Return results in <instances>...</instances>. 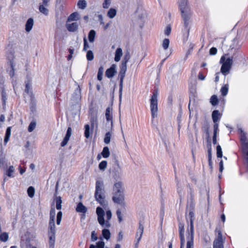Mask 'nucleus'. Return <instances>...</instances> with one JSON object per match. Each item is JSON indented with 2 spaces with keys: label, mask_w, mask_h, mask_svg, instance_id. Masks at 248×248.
<instances>
[{
  "label": "nucleus",
  "mask_w": 248,
  "mask_h": 248,
  "mask_svg": "<svg viewBox=\"0 0 248 248\" xmlns=\"http://www.w3.org/2000/svg\"><path fill=\"white\" fill-rule=\"evenodd\" d=\"M46 6L45 5L40 4L39 8L40 12L46 16L48 14V10L46 8Z\"/></svg>",
  "instance_id": "nucleus-29"
},
{
  "label": "nucleus",
  "mask_w": 248,
  "mask_h": 248,
  "mask_svg": "<svg viewBox=\"0 0 248 248\" xmlns=\"http://www.w3.org/2000/svg\"><path fill=\"white\" fill-rule=\"evenodd\" d=\"M115 164L117 167L114 168L113 177L116 181L121 179L122 176V170L118 160H116Z\"/></svg>",
  "instance_id": "nucleus-11"
},
{
  "label": "nucleus",
  "mask_w": 248,
  "mask_h": 248,
  "mask_svg": "<svg viewBox=\"0 0 248 248\" xmlns=\"http://www.w3.org/2000/svg\"><path fill=\"white\" fill-rule=\"evenodd\" d=\"M127 70V64L122 62L121 65L120 66V71L119 74V77H125V74Z\"/></svg>",
  "instance_id": "nucleus-19"
},
{
  "label": "nucleus",
  "mask_w": 248,
  "mask_h": 248,
  "mask_svg": "<svg viewBox=\"0 0 248 248\" xmlns=\"http://www.w3.org/2000/svg\"><path fill=\"white\" fill-rule=\"evenodd\" d=\"M232 42V44L230 46V49H232L235 47L234 44L237 43V41L234 39H233Z\"/></svg>",
  "instance_id": "nucleus-63"
},
{
  "label": "nucleus",
  "mask_w": 248,
  "mask_h": 248,
  "mask_svg": "<svg viewBox=\"0 0 248 248\" xmlns=\"http://www.w3.org/2000/svg\"><path fill=\"white\" fill-rule=\"evenodd\" d=\"M15 169L14 166H11L7 169L6 172V174L10 178H13L14 177L13 175L14 172H15Z\"/></svg>",
  "instance_id": "nucleus-27"
},
{
  "label": "nucleus",
  "mask_w": 248,
  "mask_h": 248,
  "mask_svg": "<svg viewBox=\"0 0 248 248\" xmlns=\"http://www.w3.org/2000/svg\"><path fill=\"white\" fill-rule=\"evenodd\" d=\"M101 155L104 158H108L109 156L110 152L108 147L105 146L103 148Z\"/></svg>",
  "instance_id": "nucleus-28"
},
{
  "label": "nucleus",
  "mask_w": 248,
  "mask_h": 248,
  "mask_svg": "<svg viewBox=\"0 0 248 248\" xmlns=\"http://www.w3.org/2000/svg\"><path fill=\"white\" fill-rule=\"evenodd\" d=\"M214 125V135H217L218 130V124L216 122Z\"/></svg>",
  "instance_id": "nucleus-54"
},
{
  "label": "nucleus",
  "mask_w": 248,
  "mask_h": 248,
  "mask_svg": "<svg viewBox=\"0 0 248 248\" xmlns=\"http://www.w3.org/2000/svg\"><path fill=\"white\" fill-rule=\"evenodd\" d=\"M219 62L222 64L220 72L226 76L229 73L232 65V57H228V55H223L221 57Z\"/></svg>",
  "instance_id": "nucleus-6"
},
{
  "label": "nucleus",
  "mask_w": 248,
  "mask_h": 248,
  "mask_svg": "<svg viewBox=\"0 0 248 248\" xmlns=\"http://www.w3.org/2000/svg\"><path fill=\"white\" fill-rule=\"evenodd\" d=\"M116 66L115 64H113L111 65V66L106 71V76L108 77V78H112L115 74L116 73V70H115Z\"/></svg>",
  "instance_id": "nucleus-15"
},
{
  "label": "nucleus",
  "mask_w": 248,
  "mask_h": 248,
  "mask_svg": "<svg viewBox=\"0 0 248 248\" xmlns=\"http://www.w3.org/2000/svg\"><path fill=\"white\" fill-rule=\"evenodd\" d=\"M104 72V68L103 66H100L99 68L97 73V79L99 81L102 80L103 74Z\"/></svg>",
  "instance_id": "nucleus-36"
},
{
  "label": "nucleus",
  "mask_w": 248,
  "mask_h": 248,
  "mask_svg": "<svg viewBox=\"0 0 248 248\" xmlns=\"http://www.w3.org/2000/svg\"><path fill=\"white\" fill-rule=\"evenodd\" d=\"M76 211L77 212L85 213L87 212V208L81 202H79L77 205Z\"/></svg>",
  "instance_id": "nucleus-23"
},
{
  "label": "nucleus",
  "mask_w": 248,
  "mask_h": 248,
  "mask_svg": "<svg viewBox=\"0 0 248 248\" xmlns=\"http://www.w3.org/2000/svg\"><path fill=\"white\" fill-rule=\"evenodd\" d=\"M238 132L240 135V140L242 147L247 149L248 148V141L246 137V134L241 128L238 129Z\"/></svg>",
  "instance_id": "nucleus-12"
},
{
  "label": "nucleus",
  "mask_w": 248,
  "mask_h": 248,
  "mask_svg": "<svg viewBox=\"0 0 248 248\" xmlns=\"http://www.w3.org/2000/svg\"><path fill=\"white\" fill-rule=\"evenodd\" d=\"M123 54V51L122 49L121 48H118L116 50L115 53V58L114 60L115 62H119L120 59L121 57H122Z\"/></svg>",
  "instance_id": "nucleus-22"
},
{
  "label": "nucleus",
  "mask_w": 248,
  "mask_h": 248,
  "mask_svg": "<svg viewBox=\"0 0 248 248\" xmlns=\"http://www.w3.org/2000/svg\"><path fill=\"white\" fill-rule=\"evenodd\" d=\"M54 201L56 202V207L57 210H60L62 208V198L60 196L57 197L56 196Z\"/></svg>",
  "instance_id": "nucleus-26"
},
{
  "label": "nucleus",
  "mask_w": 248,
  "mask_h": 248,
  "mask_svg": "<svg viewBox=\"0 0 248 248\" xmlns=\"http://www.w3.org/2000/svg\"><path fill=\"white\" fill-rule=\"evenodd\" d=\"M217 236L213 242V248H224L223 244L225 240V238H223L221 232L219 230L217 231Z\"/></svg>",
  "instance_id": "nucleus-10"
},
{
  "label": "nucleus",
  "mask_w": 248,
  "mask_h": 248,
  "mask_svg": "<svg viewBox=\"0 0 248 248\" xmlns=\"http://www.w3.org/2000/svg\"><path fill=\"white\" fill-rule=\"evenodd\" d=\"M96 35V32L94 30H91L88 34V39L90 43H93L94 41V38Z\"/></svg>",
  "instance_id": "nucleus-25"
},
{
  "label": "nucleus",
  "mask_w": 248,
  "mask_h": 248,
  "mask_svg": "<svg viewBox=\"0 0 248 248\" xmlns=\"http://www.w3.org/2000/svg\"><path fill=\"white\" fill-rule=\"evenodd\" d=\"M71 134H72V129L71 127H69L67 128L66 135H65L63 140L62 141V142L61 143V145L62 147H64L67 144L68 141L69 140L70 137L71 136Z\"/></svg>",
  "instance_id": "nucleus-14"
},
{
  "label": "nucleus",
  "mask_w": 248,
  "mask_h": 248,
  "mask_svg": "<svg viewBox=\"0 0 248 248\" xmlns=\"http://www.w3.org/2000/svg\"><path fill=\"white\" fill-rule=\"evenodd\" d=\"M89 119L92 128L97 127V111L93 108H90L89 110Z\"/></svg>",
  "instance_id": "nucleus-9"
},
{
  "label": "nucleus",
  "mask_w": 248,
  "mask_h": 248,
  "mask_svg": "<svg viewBox=\"0 0 248 248\" xmlns=\"http://www.w3.org/2000/svg\"><path fill=\"white\" fill-rule=\"evenodd\" d=\"M116 215L118 219L119 222L120 223L123 220L122 212L120 209L118 208L116 211Z\"/></svg>",
  "instance_id": "nucleus-48"
},
{
  "label": "nucleus",
  "mask_w": 248,
  "mask_h": 248,
  "mask_svg": "<svg viewBox=\"0 0 248 248\" xmlns=\"http://www.w3.org/2000/svg\"><path fill=\"white\" fill-rule=\"evenodd\" d=\"M8 238V234L6 232H3L0 235V240L3 242H6Z\"/></svg>",
  "instance_id": "nucleus-46"
},
{
  "label": "nucleus",
  "mask_w": 248,
  "mask_h": 248,
  "mask_svg": "<svg viewBox=\"0 0 248 248\" xmlns=\"http://www.w3.org/2000/svg\"><path fill=\"white\" fill-rule=\"evenodd\" d=\"M158 92L155 91L150 99V109L152 118H156L158 112Z\"/></svg>",
  "instance_id": "nucleus-7"
},
{
  "label": "nucleus",
  "mask_w": 248,
  "mask_h": 248,
  "mask_svg": "<svg viewBox=\"0 0 248 248\" xmlns=\"http://www.w3.org/2000/svg\"><path fill=\"white\" fill-rule=\"evenodd\" d=\"M91 239L93 241H95L97 239V237L94 231H93L91 234Z\"/></svg>",
  "instance_id": "nucleus-57"
},
{
  "label": "nucleus",
  "mask_w": 248,
  "mask_h": 248,
  "mask_svg": "<svg viewBox=\"0 0 248 248\" xmlns=\"http://www.w3.org/2000/svg\"><path fill=\"white\" fill-rule=\"evenodd\" d=\"M212 118L214 123H217L221 118V114L217 110H215L212 114Z\"/></svg>",
  "instance_id": "nucleus-18"
},
{
  "label": "nucleus",
  "mask_w": 248,
  "mask_h": 248,
  "mask_svg": "<svg viewBox=\"0 0 248 248\" xmlns=\"http://www.w3.org/2000/svg\"><path fill=\"white\" fill-rule=\"evenodd\" d=\"M98 19L100 21V24H104V22L103 21V17L102 15H98Z\"/></svg>",
  "instance_id": "nucleus-61"
},
{
  "label": "nucleus",
  "mask_w": 248,
  "mask_h": 248,
  "mask_svg": "<svg viewBox=\"0 0 248 248\" xmlns=\"http://www.w3.org/2000/svg\"><path fill=\"white\" fill-rule=\"evenodd\" d=\"M84 46L83 50L86 51L88 48H89V45L87 42L86 37L83 38Z\"/></svg>",
  "instance_id": "nucleus-53"
},
{
  "label": "nucleus",
  "mask_w": 248,
  "mask_h": 248,
  "mask_svg": "<svg viewBox=\"0 0 248 248\" xmlns=\"http://www.w3.org/2000/svg\"><path fill=\"white\" fill-rule=\"evenodd\" d=\"M55 217V210L54 208H51L50 211L49 222H54Z\"/></svg>",
  "instance_id": "nucleus-39"
},
{
  "label": "nucleus",
  "mask_w": 248,
  "mask_h": 248,
  "mask_svg": "<svg viewBox=\"0 0 248 248\" xmlns=\"http://www.w3.org/2000/svg\"><path fill=\"white\" fill-rule=\"evenodd\" d=\"M143 230L144 226L140 222L139 226L136 234V239H138V241H140L143 234Z\"/></svg>",
  "instance_id": "nucleus-17"
},
{
  "label": "nucleus",
  "mask_w": 248,
  "mask_h": 248,
  "mask_svg": "<svg viewBox=\"0 0 248 248\" xmlns=\"http://www.w3.org/2000/svg\"><path fill=\"white\" fill-rule=\"evenodd\" d=\"M198 78L200 80H204L205 79V76H204L202 73H200L198 75Z\"/></svg>",
  "instance_id": "nucleus-64"
},
{
  "label": "nucleus",
  "mask_w": 248,
  "mask_h": 248,
  "mask_svg": "<svg viewBox=\"0 0 248 248\" xmlns=\"http://www.w3.org/2000/svg\"><path fill=\"white\" fill-rule=\"evenodd\" d=\"M130 54L129 53H127V54H126L125 55L122 62H123V63L125 62V63L127 64V62H128V61L130 59Z\"/></svg>",
  "instance_id": "nucleus-52"
},
{
  "label": "nucleus",
  "mask_w": 248,
  "mask_h": 248,
  "mask_svg": "<svg viewBox=\"0 0 248 248\" xmlns=\"http://www.w3.org/2000/svg\"><path fill=\"white\" fill-rule=\"evenodd\" d=\"M87 59L89 61H92L94 58V55L92 50H88L86 54Z\"/></svg>",
  "instance_id": "nucleus-44"
},
{
  "label": "nucleus",
  "mask_w": 248,
  "mask_h": 248,
  "mask_svg": "<svg viewBox=\"0 0 248 248\" xmlns=\"http://www.w3.org/2000/svg\"><path fill=\"white\" fill-rule=\"evenodd\" d=\"M107 166V162L103 160L99 163L98 167L101 170L104 171L106 169Z\"/></svg>",
  "instance_id": "nucleus-40"
},
{
  "label": "nucleus",
  "mask_w": 248,
  "mask_h": 248,
  "mask_svg": "<svg viewBox=\"0 0 248 248\" xmlns=\"http://www.w3.org/2000/svg\"><path fill=\"white\" fill-rule=\"evenodd\" d=\"M178 8L181 12V17L184 22V31L187 33L190 29L192 12L188 0H179Z\"/></svg>",
  "instance_id": "nucleus-1"
},
{
  "label": "nucleus",
  "mask_w": 248,
  "mask_h": 248,
  "mask_svg": "<svg viewBox=\"0 0 248 248\" xmlns=\"http://www.w3.org/2000/svg\"><path fill=\"white\" fill-rule=\"evenodd\" d=\"M96 212L97 215V219L99 223L103 227L109 228L110 226L109 220L111 219L112 217L111 211L110 210H107L106 217L107 220L106 221L104 220L105 212L101 207H97L96 208Z\"/></svg>",
  "instance_id": "nucleus-4"
},
{
  "label": "nucleus",
  "mask_w": 248,
  "mask_h": 248,
  "mask_svg": "<svg viewBox=\"0 0 248 248\" xmlns=\"http://www.w3.org/2000/svg\"><path fill=\"white\" fill-rule=\"evenodd\" d=\"M102 235L104 238L108 240L110 237V233L108 229H103L102 230Z\"/></svg>",
  "instance_id": "nucleus-35"
},
{
  "label": "nucleus",
  "mask_w": 248,
  "mask_h": 248,
  "mask_svg": "<svg viewBox=\"0 0 248 248\" xmlns=\"http://www.w3.org/2000/svg\"><path fill=\"white\" fill-rule=\"evenodd\" d=\"M178 228H179V235H180V239L183 240V239H185L184 236V232H185V228H184V224L183 223L180 222L178 225Z\"/></svg>",
  "instance_id": "nucleus-21"
},
{
  "label": "nucleus",
  "mask_w": 248,
  "mask_h": 248,
  "mask_svg": "<svg viewBox=\"0 0 248 248\" xmlns=\"http://www.w3.org/2000/svg\"><path fill=\"white\" fill-rule=\"evenodd\" d=\"M116 15V10L114 8H110L108 12L107 16L110 18H113Z\"/></svg>",
  "instance_id": "nucleus-33"
},
{
  "label": "nucleus",
  "mask_w": 248,
  "mask_h": 248,
  "mask_svg": "<svg viewBox=\"0 0 248 248\" xmlns=\"http://www.w3.org/2000/svg\"><path fill=\"white\" fill-rule=\"evenodd\" d=\"M78 19V14L77 12H74V13L71 14L68 17L67 22L77 21Z\"/></svg>",
  "instance_id": "nucleus-24"
},
{
  "label": "nucleus",
  "mask_w": 248,
  "mask_h": 248,
  "mask_svg": "<svg viewBox=\"0 0 248 248\" xmlns=\"http://www.w3.org/2000/svg\"><path fill=\"white\" fill-rule=\"evenodd\" d=\"M105 246V243L102 241H98L96 244V248H104ZM89 248H95V247L94 245L92 244L90 245Z\"/></svg>",
  "instance_id": "nucleus-37"
},
{
  "label": "nucleus",
  "mask_w": 248,
  "mask_h": 248,
  "mask_svg": "<svg viewBox=\"0 0 248 248\" xmlns=\"http://www.w3.org/2000/svg\"><path fill=\"white\" fill-rule=\"evenodd\" d=\"M1 95H2V100L3 102V104L4 105H5V103H6V100H7L6 93L4 92H2Z\"/></svg>",
  "instance_id": "nucleus-55"
},
{
  "label": "nucleus",
  "mask_w": 248,
  "mask_h": 248,
  "mask_svg": "<svg viewBox=\"0 0 248 248\" xmlns=\"http://www.w3.org/2000/svg\"><path fill=\"white\" fill-rule=\"evenodd\" d=\"M210 102L213 106L217 105L218 102L217 96L216 95H212L210 98Z\"/></svg>",
  "instance_id": "nucleus-32"
},
{
  "label": "nucleus",
  "mask_w": 248,
  "mask_h": 248,
  "mask_svg": "<svg viewBox=\"0 0 248 248\" xmlns=\"http://www.w3.org/2000/svg\"><path fill=\"white\" fill-rule=\"evenodd\" d=\"M124 190V188L122 182L118 181L114 184L112 200L115 203L120 205L124 210L125 209L126 206Z\"/></svg>",
  "instance_id": "nucleus-2"
},
{
  "label": "nucleus",
  "mask_w": 248,
  "mask_h": 248,
  "mask_svg": "<svg viewBox=\"0 0 248 248\" xmlns=\"http://www.w3.org/2000/svg\"><path fill=\"white\" fill-rule=\"evenodd\" d=\"M209 52L210 55H215L217 53V49L216 47H213L210 48Z\"/></svg>",
  "instance_id": "nucleus-56"
},
{
  "label": "nucleus",
  "mask_w": 248,
  "mask_h": 248,
  "mask_svg": "<svg viewBox=\"0 0 248 248\" xmlns=\"http://www.w3.org/2000/svg\"><path fill=\"white\" fill-rule=\"evenodd\" d=\"M170 40L169 39L165 38L163 40L162 42V47L165 50H167L169 46Z\"/></svg>",
  "instance_id": "nucleus-41"
},
{
  "label": "nucleus",
  "mask_w": 248,
  "mask_h": 248,
  "mask_svg": "<svg viewBox=\"0 0 248 248\" xmlns=\"http://www.w3.org/2000/svg\"><path fill=\"white\" fill-rule=\"evenodd\" d=\"M224 169L223 161L221 160L219 162V171L222 172Z\"/></svg>",
  "instance_id": "nucleus-60"
},
{
  "label": "nucleus",
  "mask_w": 248,
  "mask_h": 248,
  "mask_svg": "<svg viewBox=\"0 0 248 248\" xmlns=\"http://www.w3.org/2000/svg\"><path fill=\"white\" fill-rule=\"evenodd\" d=\"M75 93L76 94L78 97L80 96V89L79 86H78V87L75 90Z\"/></svg>",
  "instance_id": "nucleus-58"
},
{
  "label": "nucleus",
  "mask_w": 248,
  "mask_h": 248,
  "mask_svg": "<svg viewBox=\"0 0 248 248\" xmlns=\"http://www.w3.org/2000/svg\"><path fill=\"white\" fill-rule=\"evenodd\" d=\"M217 156L218 158H221L222 157V149L219 145L217 146Z\"/></svg>",
  "instance_id": "nucleus-45"
},
{
  "label": "nucleus",
  "mask_w": 248,
  "mask_h": 248,
  "mask_svg": "<svg viewBox=\"0 0 248 248\" xmlns=\"http://www.w3.org/2000/svg\"><path fill=\"white\" fill-rule=\"evenodd\" d=\"M229 85L226 84L224 86L221 87L220 89V92L221 95L223 96H226L228 92Z\"/></svg>",
  "instance_id": "nucleus-31"
},
{
  "label": "nucleus",
  "mask_w": 248,
  "mask_h": 248,
  "mask_svg": "<svg viewBox=\"0 0 248 248\" xmlns=\"http://www.w3.org/2000/svg\"><path fill=\"white\" fill-rule=\"evenodd\" d=\"M111 0H104L102 6L104 9H108L110 5Z\"/></svg>",
  "instance_id": "nucleus-47"
},
{
  "label": "nucleus",
  "mask_w": 248,
  "mask_h": 248,
  "mask_svg": "<svg viewBox=\"0 0 248 248\" xmlns=\"http://www.w3.org/2000/svg\"><path fill=\"white\" fill-rule=\"evenodd\" d=\"M11 127H8L6 131L5 136L10 137L11 136Z\"/></svg>",
  "instance_id": "nucleus-59"
},
{
  "label": "nucleus",
  "mask_w": 248,
  "mask_h": 248,
  "mask_svg": "<svg viewBox=\"0 0 248 248\" xmlns=\"http://www.w3.org/2000/svg\"><path fill=\"white\" fill-rule=\"evenodd\" d=\"M77 5L79 9L83 10L87 7V2L85 0H79Z\"/></svg>",
  "instance_id": "nucleus-30"
},
{
  "label": "nucleus",
  "mask_w": 248,
  "mask_h": 248,
  "mask_svg": "<svg viewBox=\"0 0 248 248\" xmlns=\"http://www.w3.org/2000/svg\"><path fill=\"white\" fill-rule=\"evenodd\" d=\"M85 131L84 136L86 138L88 139L90 137V126L89 124H86L84 126Z\"/></svg>",
  "instance_id": "nucleus-43"
},
{
  "label": "nucleus",
  "mask_w": 248,
  "mask_h": 248,
  "mask_svg": "<svg viewBox=\"0 0 248 248\" xmlns=\"http://www.w3.org/2000/svg\"><path fill=\"white\" fill-rule=\"evenodd\" d=\"M112 136V133L110 132H108L106 133L105 138H104V142L108 144L109 143L110 141V139Z\"/></svg>",
  "instance_id": "nucleus-34"
},
{
  "label": "nucleus",
  "mask_w": 248,
  "mask_h": 248,
  "mask_svg": "<svg viewBox=\"0 0 248 248\" xmlns=\"http://www.w3.org/2000/svg\"><path fill=\"white\" fill-rule=\"evenodd\" d=\"M10 66L11 69L9 72V75L11 78H12L15 75L14 65L12 62H11Z\"/></svg>",
  "instance_id": "nucleus-51"
},
{
  "label": "nucleus",
  "mask_w": 248,
  "mask_h": 248,
  "mask_svg": "<svg viewBox=\"0 0 248 248\" xmlns=\"http://www.w3.org/2000/svg\"><path fill=\"white\" fill-rule=\"evenodd\" d=\"M36 122H34V121H32L31 122V123L30 124L29 126H28V130L29 132H31L33 131V130L35 129V127H36Z\"/></svg>",
  "instance_id": "nucleus-42"
},
{
  "label": "nucleus",
  "mask_w": 248,
  "mask_h": 248,
  "mask_svg": "<svg viewBox=\"0 0 248 248\" xmlns=\"http://www.w3.org/2000/svg\"><path fill=\"white\" fill-rule=\"evenodd\" d=\"M171 29L170 25H167L166 27V28L165 30V31H164L165 34L167 36H169L171 32Z\"/></svg>",
  "instance_id": "nucleus-50"
},
{
  "label": "nucleus",
  "mask_w": 248,
  "mask_h": 248,
  "mask_svg": "<svg viewBox=\"0 0 248 248\" xmlns=\"http://www.w3.org/2000/svg\"><path fill=\"white\" fill-rule=\"evenodd\" d=\"M105 117L107 121L110 123L111 129L113 127V116H112V109L109 107L107 108L105 113Z\"/></svg>",
  "instance_id": "nucleus-13"
},
{
  "label": "nucleus",
  "mask_w": 248,
  "mask_h": 248,
  "mask_svg": "<svg viewBox=\"0 0 248 248\" xmlns=\"http://www.w3.org/2000/svg\"><path fill=\"white\" fill-rule=\"evenodd\" d=\"M94 198L105 209L108 205V202L105 200L104 195V183L102 180H97L95 183V191Z\"/></svg>",
  "instance_id": "nucleus-3"
},
{
  "label": "nucleus",
  "mask_w": 248,
  "mask_h": 248,
  "mask_svg": "<svg viewBox=\"0 0 248 248\" xmlns=\"http://www.w3.org/2000/svg\"><path fill=\"white\" fill-rule=\"evenodd\" d=\"M55 222H49L48 230L49 248H54L55 242Z\"/></svg>",
  "instance_id": "nucleus-8"
},
{
  "label": "nucleus",
  "mask_w": 248,
  "mask_h": 248,
  "mask_svg": "<svg viewBox=\"0 0 248 248\" xmlns=\"http://www.w3.org/2000/svg\"><path fill=\"white\" fill-rule=\"evenodd\" d=\"M33 25V20L31 18L28 19L25 25V30L27 32L30 31Z\"/></svg>",
  "instance_id": "nucleus-20"
},
{
  "label": "nucleus",
  "mask_w": 248,
  "mask_h": 248,
  "mask_svg": "<svg viewBox=\"0 0 248 248\" xmlns=\"http://www.w3.org/2000/svg\"><path fill=\"white\" fill-rule=\"evenodd\" d=\"M120 78V84L119 86L120 88H123V81L124 78V77H119Z\"/></svg>",
  "instance_id": "nucleus-62"
},
{
  "label": "nucleus",
  "mask_w": 248,
  "mask_h": 248,
  "mask_svg": "<svg viewBox=\"0 0 248 248\" xmlns=\"http://www.w3.org/2000/svg\"><path fill=\"white\" fill-rule=\"evenodd\" d=\"M62 212L61 211H59L57 213V221H56V222H57V225H60V224L61 221V220H62Z\"/></svg>",
  "instance_id": "nucleus-49"
},
{
  "label": "nucleus",
  "mask_w": 248,
  "mask_h": 248,
  "mask_svg": "<svg viewBox=\"0 0 248 248\" xmlns=\"http://www.w3.org/2000/svg\"><path fill=\"white\" fill-rule=\"evenodd\" d=\"M190 221V230H187L186 246L194 247V213L190 211L188 214Z\"/></svg>",
  "instance_id": "nucleus-5"
},
{
  "label": "nucleus",
  "mask_w": 248,
  "mask_h": 248,
  "mask_svg": "<svg viewBox=\"0 0 248 248\" xmlns=\"http://www.w3.org/2000/svg\"><path fill=\"white\" fill-rule=\"evenodd\" d=\"M78 24L77 22H73L71 24L66 23V27L67 30L70 32H75L78 29Z\"/></svg>",
  "instance_id": "nucleus-16"
},
{
  "label": "nucleus",
  "mask_w": 248,
  "mask_h": 248,
  "mask_svg": "<svg viewBox=\"0 0 248 248\" xmlns=\"http://www.w3.org/2000/svg\"><path fill=\"white\" fill-rule=\"evenodd\" d=\"M27 192H28V196L31 198H32L34 195V192H35L34 188L31 186H30L28 188Z\"/></svg>",
  "instance_id": "nucleus-38"
}]
</instances>
